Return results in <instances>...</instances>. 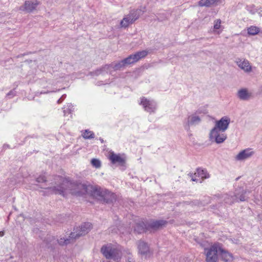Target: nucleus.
<instances>
[{
	"mask_svg": "<svg viewBox=\"0 0 262 262\" xmlns=\"http://www.w3.org/2000/svg\"><path fill=\"white\" fill-rule=\"evenodd\" d=\"M221 244L215 243L204 248L205 262H218Z\"/></svg>",
	"mask_w": 262,
	"mask_h": 262,
	"instance_id": "3",
	"label": "nucleus"
},
{
	"mask_svg": "<svg viewBox=\"0 0 262 262\" xmlns=\"http://www.w3.org/2000/svg\"><path fill=\"white\" fill-rule=\"evenodd\" d=\"M115 200V195L114 193L105 190V193L103 194L102 201L106 203H110Z\"/></svg>",
	"mask_w": 262,
	"mask_h": 262,
	"instance_id": "21",
	"label": "nucleus"
},
{
	"mask_svg": "<svg viewBox=\"0 0 262 262\" xmlns=\"http://www.w3.org/2000/svg\"><path fill=\"white\" fill-rule=\"evenodd\" d=\"M39 4L38 0H27L19 7L18 10L21 12L32 13L36 10Z\"/></svg>",
	"mask_w": 262,
	"mask_h": 262,
	"instance_id": "6",
	"label": "nucleus"
},
{
	"mask_svg": "<svg viewBox=\"0 0 262 262\" xmlns=\"http://www.w3.org/2000/svg\"><path fill=\"white\" fill-rule=\"evenodd\" d=\"M254 154V151L251 148H247L241 151L235 157L237 161H244L251 158Z\"/></svg>",
	"mask_w": 262,
	"mask_h": 262,
	"instance_id": "10",
	"label": "nucleus"
},
{
	"mask_svg": "<svg viewBox=\"0 0 262 262\" xmlns=\"http://www.w3.org/2000/svg\"><path fill=\"white\" fill-rule=\"evenodd\" d=\"M148 54V51L146 50H143L141 51L137 52L134 54L136 61L145 57Z\"/></svg>",
	"mask_w": 262,
	"mask_h": 262,
	"instance_id": "23",
	"label": "nucleus"
},
{
	"mask_svg": "<svg viewBox=\"0 0 262 262\" xmlns=\"http://www.w3.org/2000/svg\"><path fill=\"white\" fill-rule=\"evenodd\" d=\"M126 65H129L137 62L134 54L129 55L128 57L124 59Z\"/></svg>",
	"mask_w": 262,
	"mask_h": 262,
	"instance_id": "26",
	"label": "nucleus"
},
{
	"mask_svg": "<svg viewBox=\"0 0 262 262\" xmlns=\"http://www.w3.org/2000/svg\"><path fill=\"white\" fill-rule=\"evenodd\" d=\"M93 135L92 132L88 130H85L82 135L83 138L85 139L93 138L94 137Z\"/></svg>",
	"mask_w": 262,
	"mask_h": 262,
	"instance_id": "30",
	"label": "nucleus"
},
{
	"mask_svg": "<svg viewBox=\"0 0 262 262\" xmlns=\"http://www.w3.org/2000/svg\"><path fill=\"white\" fill-rule=\"evenodd\" d=\"M91 164L96 168H98L101 166L100 161L96 159H93L91 160Z\"/></svg>",
	"mask_w": 262,
	"mask_h": 262,
	"instance_id": "29",
	"label": "nucleus"
},
{
	"mask_svg": "<svg viewBox=\"0 0 262 262\" xmlns=\"http://www.w3.org/2000/svg\"><path fill=\"white\" fill-rule=\"evenodd\" d=\"M236 95L237 97L242 100H248L252 97V93L247 88L239 89Z\"/></svg>",
	"mask_w": 262,
	"mask_h": 262,
	"instance_id": "14",
	"label": "nucleus"
},
{
	"mask_svg": "<svg viewBox=\"0 0 262 262\" xmlns=\"http://www.w3.org/2000/svg\"><path fill=\"white\" fill-rule=\"evenodd\" d=\"M105 189L100 188H96L93 189V195L97 199L102 201L103 194L105 193Z\"/></svg>",
	"mask_w": 262,
	"mask_h": 262,
	"instance_id": "20",
	"label": "nucleus"
},
{
	"mask_svg": "<svg viewBox=\"0 0 262 262\" xmlns=\"http://www.w3.org/2000/svg\"><path fill=\"white\" fill-rule=\"evenodd\" d=\"M167 222L163 220L155 221L150 222L149 224V226L154 229H158L166 224Z\"/></svg>",
	"mask_w": 262,
	"mask_h": 262,
	"instance_id": "19",
	"label": "nucleus"
},
{
	"mask_svg": "<svg viewBox=\"0 0 262 262\" xmlns=\"http://www.w3.org/2000/svg\"><path fill=\"white\" fill-rule=\"evenodd\" d=\"M36 181L38 183H43L47 181V178L45 176H40L36 178Z\"/></svg>",
	"mask_w": 262,
	"mask_h": 262,
	"instance_id": "31",
	"label": "nucleus"
},
{
	"mask_svg": "<svg viewBox=\"0 0 262 262\" xmlns=\"http://www.w3.org/2000/svg\"><path fill=\"white\" fill-rule=\"evenodd\" d=\"M248 33L250 35H255L259 32V29L255 26H251L247 29Z\"/></svg>",
	"mask_w": 262,
	"mask_h": 262,
	"instance_id": "25",
	"label": "nucleus"
},
{
	"mask_svg": "<svg viewBox=\"0 0 262 262\" xmlns=\"http://www.w3.org/2000/svg\"><path fill=\"white\" fill-rule=\"evenodd\" d=\"M92 228V225L90 223H85L75 229L71 232V237L75 238V240L80 236H84L88 233Z\"/></svg>",
	"mask_w": 262,
	"mask_h": 262,
	"instance_id": "5",
	"label": "nucleus"
},
{
	"mask_svg": "<svg viewBox=\"0 0 262 262\" xmlns=\"http://www.w3.org/2000/svg\"><path fill=\"white\" fill-rule=\"evenodd\" d=\"M218 0H200L199 2V5L200 7H210L217 5Z\"/></svg>",
	"mask_w": 262,
	"mask_h": 262,
	"instance_id": "17",
	"label": "nucleus"
},
{
	"mask_svg": "<svg viewBox=\"0 0 262 262\" xmlns=\"http://www.w3.org/2000/svg\"><path fill=\"white\" fill-rule=\"evenodd\" d=\"M138 253L142 257H149L152 254L149 245L145 241L140 239L136 243Z\"/></svg>",
	"mask_w": 262,
	"mask_h": 262,
	"instance_id": "7",
	"label": "nucleus"
},
{
	"mask_svg": "<svg viewBox=\"0 0 262 262\" xmlns=\"http://www.w3.org/2000/svg\"><path fill=\"white\" fill-rule=\"evenodd\" d=\"M230 122V118L225 116L222 117L220 120L215 122L214 127H217V129L224 132L228 128Z\"/></svg>",
	"mask_w": 262,
	"mask_h": 262,
	"instance_id": "9",
	"label": "nucleus"
},
{
	"mask_svg": "<svg viewBox=\"0 0 262 262\" xmlns=\"http://www.w3.org/2000/svg\"><path fill=\"white\" fill-rule=\"evenodd\" d=\"M109 158L113 163H123L124 162V159L122 157L119 155L114 154L113 152H110Z\"/></svg>",
	"mask_w": 262,
	"mask_h": 262,
	"instance_id": "18",
	"label": "nucleus"
},
{
	"mask_svg": "<svg viewBox=\"0 0 262 262\" xmlns=\"http://www.w3.org/2000/svg\"><path fill=\"white\" fill-rule=\"evenodd\" d=\"M140 15V10H133L129 14L124 16L120 22V26L122 28H127L129 25L134 23L137 20Z\"/></svg>",
	"mask_w": 262,
	"mask_h": 262,
	"instance_id": "4",
	"label": "nucleus"
},
{
	"mask_svg": "<svg viewBox=\"0 0 262 262\" xmlns=\"http://www.w3.org/2000/svg\"><path fill=\"white\" fill-rule=\"evenodd\" d=\"M4 234V231H1L0 232V236H3Z\"/></svg>",
	"mask_w": 262,
	"mask_h": 262,
	"instance_id": "34",
	"label": "nucleus"
},
{
	"mask_svg": "<svg viewBox=\"0 0 262 262\" xmlns=\"http://www.w3.org/2000/svg\"><path fill=\"white\" fill-rule=\"evenodd\" d=\"M239 200L241 201H245L246 200L245 197L244 195H242L239 197Z\"/></svg>",
	"mask_w": 262,
	"mask_h": 262,
	"instance_id": "33",
	"label": "nucleus"
},
{
	"mask_svg": "<svg viewBox=\"0 0 262 262\" xmlns=\"http://www.w3.org/2000/svg\"><path fill=\"white\" fill-rule=\"evenodd\" d=\"M200 122L201 118L199 116L196 114H192L188 117L187 122L185 125V128L188 130L190 129V126L196 125Z\"/></svg>",
	"mask_w": 262,
	"mask_h": 262,
	"instance_id": "12",
	"label": "nucleus"
},
{
	"mask_svg": "<svg viewBox=\"0 0 262 262\" xmlns=\"http://www.w3.org/2000/svg\"><path fill=\"white\" fill-rule=\"evenodd\" d=\"M219 256L221 259L224 262H232L234 259L233 255L225 249L221 244Z\"/></svg>",
	"mask_w": 262,
	"mask_h": 262,
	"instance_id": "11",
	"label": "nucleus"
},
{
	"mask_svg": "<svg viewBox=\"0 0 262 262\" xmlns=\"http://www.w3.org/2000/svg\"><path fill=\"white\" fill-rule=\"evenodd\" d=\"M126 66V64L125 63V62L124 61V59L122 60H121V61L119 62L118 63H116L114 68L115 69V70H119L125 66Z\"/></svg>",
	"mask_w": 262,
	"mask_h": 262,
	"instance_id": "27",
	"label": "nucleus"
},
{
	"mask_svg": "<svg viewBox=\"0 0 262 262\" xmlns=\"http://www.w3.org/2000/svg\"><path fill=\"white\" fill-rule=\"evenodd\" d=\"M51 184V186L46 188L47 192L63 196H67L69 193L83 194L87 193L89 188H91L84 184L72 182L59 176L56 177Z\"/></svg>",
	"mask_w": 262,
	"mask_h": 262,
	"instance_id": "1",
	"label": "nucleus"
},
{
	"mask_svg": "<svg viewBox=\"0 0 262 262\" xmlns=\"http://www.w3.org/2000/svg\"><path fill=\"white\" fill-rule=\"evenodd\" d=\"M235 62L238 67L244 72L248 73L251 71L252 67L248 60L238 58L236 59Z\"/></svg>",
	"mask_w": 262,
	"mask_h": 262,
	"instance_id": "13",
	"label": "nucleus"
},
{
	"mask_svg": "<svg viewBox=\"0 0 262 262\" xmlns=\"http://www.w3.org/2000/svg\"><path fill=\"white\" fill-rule=\"evenodd\" d=\"M101 252L106 259L117 260L122 257V252L117 246L112 244L103 245L101 248Z\"/></svg>",
	"mask_w": 262,
	"mask_h": 262,
	"instance_id": "2",
	"label": "nucleus"
},
{
	"mask_svg": "<svg viewBox=\"0 0 262 262\" xmlns=\"http://www.w3.org/2000/svg\"><path fill=\"white\" fill-rule=\"evenodd\" d=\"M209 138L210 140L215 141L219 144L223 142L226 140L227 136L224 132L214 127L210 131Z\"/></svg>",
	"mask_w": 262,
	"mask_h": 262,
	"instance_id": "8",
	"label": "nucleus"
},
{
	"mask_svg": "<svg viewBox=\"0 0 262 262\" xmlns=\"http://www.w3.org/2000/svg\"><path fill=\"white\" fill-rule=\"evenodd\" d=\"M145 224L143 222L137 223L134 226V231L138 233L143 232L145 231Z\"/></svg>",
	"mask_w": 262,
	"mask_h": 262,
	"instance_id": "22",
	"label": "nucleus"
},
{
	"mask_svg": "<svg viewBox=\"0 0 262 262\" xmlns=\"http://www.w3.org/2000/svg\"><path fill=\"white\" fill-rule=\"evenodd\" d=\"M190 177L191 178V180L193 181H198V179H196L197 175H194V174H190Z\"/></svg>",
	"mask_w": 262,
	"mask_h": 262,
	"instance_id": "32",
	"label": "nucleus"
},
{
	"mask_svg": "<svg viewBox=\"0 0 262 262\" xmlns=\"http://www.w3.org/2000/svg\"><path fill=\"white\" fill-rule=\"evenodd\" d=\"M75 241V238L71 237V233L68 236V237L60 236L59 238L57 239L58 244L62 246H67L69 244L74 242Z\"/></svg>",
	"mask_w": 262,
	"mask_h": 262,
	"instance_id": "15",
	"label": "nucleus"
},
{
	"mask_svg": "<svg viewBox=\"0 0 262 262\" xmlns=\"http://www.w3.org/2000/svg\"><path fill=\"white\" fill-rule=\"evenodd\" d=\"M222 21L220 19H217L214 21L213 32L216 34H220L221 33L219 30L221 28Z\"/></svg>",
	"mask_w": 262,
	"mask_h": 262,
	"instance_id": "24",
	"label": "nucleus"
},
{
	"mask_svg": "<svg viewBox=\"0 0 262 262\" xmlns=\"http://www.w3.org/2000/svg\"><path fill=\"white\" fill-rule=\"evenodd\" d=\"M194 175L201 177L202 179L207 178L205 171L200 169H198L196 172L194 173Z\"/></svg>",
	"mask_w": 262,
	"mask_h": 262,
	"instance_id": "28",
	"label": "nucleus"
},
{
	"mask_svg": "<svg viewBox=\"0 0 262 262\" xmlns=\"http://www.w3.org/2000/svg\"><path fill=\"white\" fill-rule=\"evenodd\" d=\"M141 103L147 112H154V110L156 108L154 102H150L145 98L142 99Z\"/></svg>",
	"mask_w": 262,
	"mask_h": 262,
	"instance_id": "16",
	"label": "nucleus"
}]
</instances>
